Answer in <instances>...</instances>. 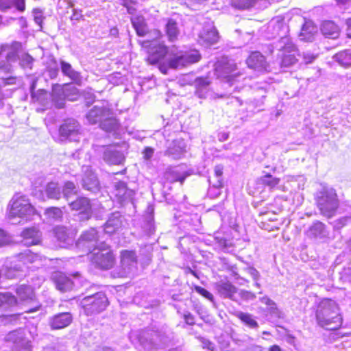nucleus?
Masks as SVG:
<instances>
[{
  "instance_id": "nucleus-27",
  "label": "nucleus",
  "mask_w": 351,
  "mask_h": 351,
  "mask_svg": "<svg viewBox=\"0 0 351 351\" xmlns=\"http://www.w3.org/2000/svg\"><path fill=\"white\" fill-rule=\"evenodd\" d=\"M72 322L69 313H61L53 316L49 320V325L53 329H61L68 326Z\"/></svg>"
},
{
  "instance_id": "nucleus-14",
  "label": "nucleus",
  "mask_w": 351,
  "mask_h": 351,
  "mask_svg": "<svg viewBox=\"0 0 351 351\" xmlns=\"http://www.w3.org/2000/svg\"><path fill=\"white\" fill-rule=\"evenodd\" d=\"M114 195L117 197V201L124 205L127 203H132L134 195V191L128 189L124 182H116L114 185Z\"/></svg>"
},
{
  "instance_id": "nucleus-9",
  "label": "nucleus",
  "mask_w": 351,
  "mask_h": 351,
  "mask_svg": "<svg viewBox=\"0 0 351 351\" xmlns=\"http://www.w3.org/2000/svg\"><path fill=\"white\" fill-rule=\"evenodd\" d=\"M237 64L234 60L228 57H222L215 64V74L219 78L227 79L232 82L239 73H234Z\"/></svg>"
},
{
  "instance_id": "nucleus-4",
  "label": "nucleus",
  "mask_w": 351,
  "mask_h": 351,
  "mask_svg": "<svg viewBox=\"0 0 351 351\" xmlns=\"http://www.w3.org/2000/svg\"><path fill=\"white\" fill-rule=\"evenodd\" d=\"M109 302L104 292L86 296L80 301V306L86 315L100 313L106 309Z\"/></svg>"
},
{
  "instance_id": "nucleus-54",
  "label": "nucleus",
  "mask_w": 351,
  "mask_h": 351,
  "mask_svg": "<svg viewBox=\"0 0 351 351\" xmlns=\"http://www.w3.org/2000/svg\"><path fill=\"white\" fill-rule=\"evenodd\" d=\"M350 222L351 217L345 216L334 221L332 224L335 229L339 230Z\"/></svg>"
},
{
  "instance_id": "nucleus-17",
  "label": "nucleus",
  "mask_w": 351,
  "mask_h": 351,
  "mask_svg": "<svg viewBox=\"0 0 351 351\" xmlns=\"http://www.w3.org/2000/svg\"><path fill=\"white\" fill-rule=\"evenodd\" d=\"M51 280L57 289L61 292L71 291L75 282L73 280L61 271H55L51 275Z\"/></svg>"
},
{
  "instance_id": "nucleus-6",
  "label": "nucleus",
  "mask_w": 351,
  "mask_h": 351,
  "mask_svg": "<svg viewBox=\"0 0 351 351\" xmlns=\"http://www.w3.org/2000/svg\"><path fill=\"white\" fill-rule=\"evenodd\" d=\"M138 341L145 350L149 351L165 345L167 343V339L158 331L146 330L140 332Z\"/></svg>"
},
{
  "instance_id": "nucleus-43",
  "label": "nucleus",
  "mask_w": 351,
  "mask_h": 351,
  "mask_svg": "<svg viewBox=\"0 0 351 351\" xmlns=\"http://www.w3.org/2000/svg\"><path fill=\"white\" fill-rule=\"evenodd\" d=\"M182 54L184 58L186 66L197 62L201 58V56L199 51L195 49L186 51Z\"/></svg>"
},
{
  "instance_id": "nucleus-36",
  "label": "nucleus",
  "mask_w": 351,
  "mask_h": 351,
  "mask_svg": "<svg viewBox=\"0 0 351 351\" xmlns=\"http://www.w3.org/2000/svg\"><path fill=\"white\" fill-rule=\"evenodd\" d=\"M17 304V300L11 293H0V308L8 310Z\"/></svg>"
},
{
  "instance_id": "nucleus-64",
  "label": "nucleus",
  "mask_w": 351,
  "mask_h": 351,
  "mask_svg": "<svg viewBox=\"0 0 351 351\" xmlns=\"http://www.w3.org/2000/svg\"><path fill=\"white\" fill-rule=\"evenodd\" d=\"M12 0H0V10L5 11L11 8Z\"/></svg>"
},
{
  "instance_id": "nucleus-13",
  "label": "nucleus",
  "mask_w": 351,
  "mask_h": 351,
  "mask_svg": "<svg viewBox=\"0 0 351 351\" xmlns=\"http://www.w3.org/2000/svg\"><path fill=\"white\" fill-rule=\"evenodd\" d=\"M110 114V109L108 108L104 103H100L98 105L94 106L86 114V119L89 123L101 124L104 118L109 116Z\"/></svg>"
},
{
  "instance_id": "nucleus-33",
  "label": "nucleus",
  "mask_w": 351,
  "mask_h": 351,
  "mask_svg": "<svg viewBox=\"0 0 351 351\" xmlns=\"http://www.w3.org/2000/svg\"><path fill=\"white\" fill-rule=\"evenodd\" d=\"M275 47L280 53H291L295 51V47L289 36H282L276 43Z\"/></svg>"
},
{
  "instance_id": "nucleus-7",
  "label": "nucleus",
  "mask_w": 351,
  "mask_h": 351,
  "mask_svg": "<svg viewBox=\"0 0 351 351\" xmlns=\"http://www.w3.org/2000/svg\"><path fill=\"white\" fill-rule=\"evenodd\" d=\"M119 269L121 277H130L136 273L138 269L137 256L134 251H121Z\"/></svg>"
},
{
  "instance_id": "nucleus-57",
  "label": "nucleus",
  "mask_w": 351,
  "mask_h": 351,
  "mask_svg": "<svg viewBox=\"0 0 351 351\" xmlns=\"http://www.w3.org/2000/svg\"><path fill=\"white\" fill-rule=\"evenodd\" d=\"M33 15L34 21L41 27L44 19L43 11L38 8L34 9Z\"/></svg>"
},
{
  "instance_id": "nucleus-2",
  "label": "nucleus",
  "mask_w": 351,
  "mask_h": 351,
  "mask_svg": "<svg viewBox=\"0 0 351 351\" xmlns=\"http://www.w3.org/2000/svg\"><path fill=\"white\" fill-rule=\"evenodd\" d=\"M36 215L35 208L29 199L23 195L15 194L9 203L8 218L14 219L16 217L27 221Z\"/></svg>"
},
{
  "instance_id": "nucleus-47",
  "label": "nucleus",
  "mask_w": 351,
  "mask_h": 351,
  "mask_svg": "<svg viewBox=\"0 0 351 351\" xmlns=\"http://www.w3.org/2000/svg\"><path fill=\"white\" fill-rule=\"evenodd\" d=\"M280 64L284 67H289L294 64L297 60L294 54L291 53H282Z\"/></svg>"
},
{
  "instance_id": "nucleus-28",
  "label": "nucleus",
  "mask_w": 351,
  "mask_h": 351,
  "mask_svg": "<svg viewBox=\"0 0 351 351\" xmlns=\"http://www.w3.org/2000/svg\"><path fill=\"white\" fill-rule=\"evenodd\" d=\"M104 151L103 154V159L105 162L110 165H119L123 160L124 156L123 154L112 147H103Z\"/></svg>"
},
{
  "instance_id": "nucleus-24",
  "label": "nucleus",
  "mask_w": 351,
  "mask_h": 351,
  "mask_svg": "<svg viewBox=\"0 0 351 351\" xmlns=\"http://www.w3.org/2000/svg\"><path fill=\"white\" fill-rule=\"evenodd\" d=\"M78 245L86 246L89 249L98 247V236L97 230L95 228H90V230L84 232L78 241ZM94 250H96V249H94Z\"/></svg>"
},
{
  "instance_id": "nucleus-49",
  "label": "nucleus",
  "mask_w": 351,
  "mask_h": 351,
  "mask_svg": "<svg viewBox=\"0 0 351 351\" xmlns=\"http://www.w3.org/2000/svg\"><path fill=\"white\" fill-rule=\"evenodd\" d=\"M142 228L145 232V234L147 236H151L154 233L155 226L154 224L153 217L152 216H149L147 218L143 225Z\"/></svg>"
},
{
  "instance_id": "nucleus-51",
  "label": "nucleus",
  "mask_w": 351,
  "mask_h": 351,
  "mask_svg": "<svg viewBox=\"0 0 351 351\" xmlns=\"http://www.w3.org/2000/svg\"><path fill=\"white\" fill-rule=\"evenodd\" d=\"M45 214L51 219L57 220L62 217V212L58 207H51L45 210Z\"/></svg>"
},
{
  "instance_id": "nucleus-8",
  "label": "nucleus",
  "mask_w": 351,
  "mask_h": 351,
  "mask_svg": "<svg viewBox=\"0 0 351 351\" xmlns=\"http://www.w3.org/2000/svg\"><path fill=\"white\" fill-rule=\"evenodd\" d=\"M14 262L19 263L14 266L11 267L8 272L7 276L8 278H15L16 275L12 274V269L16 271L22 270L23 266L28 264L34 263L41 260L40 256L38 254L32 252L29 250H26L15 255L14 257Z\"/></svg>"
},
{
  "instance_id": "nucleus-38",
  "label": "nucleus",
  "mask_w": 351,
  "mask_h": 351,
  "mask_svg": "<svg viewBox=\"0 0 351 351\" xmlns=\"http://www.w3.org/2000/svg\"><path fill=\"white\" fill-rule=\"evenodd\" d=\"M100 128L106 132H114L119 128L117 119L113 116V113L110 110L109 116H106L100 125Z\"/></svg>"
},
{
  "instance_id": "nucleus-34",
  "label": "nucleus",
  "mask_w": 351,
  "mask_h": 351,
  "mask_svg": "<svg viewBox=\"0 0 351 351\" xmlns=\"http://www.w3.org/2000/svg\"><path fill=\"white\" fill-rule=\"evenodd\" d=\"M16 294L22 302H33L34 300V293L30 286L21 285L16 289Z\"/></svg>"
},
{
  "instance_id": "nucleus-61",
  "label": "nucleus",
  "mask_w": 351,
  "mask_h": 351,
  "mask_svg": "<svg viewBox=\"0 0 351 351\" xmlns=\"http://www.w3.org/2000/svg\"><path fill=\"white\" fill-rule=\"evenodd\" d=\"M210 187H223V179L215 178V176L208 180Z\"/></svg>"
},
{
  "instance_id": "nucleus-56",
  "label": "nucleus",
  "mask_w": 351,
  "mask_h": 351,
  "mask_svg": "<svg viewBox=\"0 0 351 351\" xmlns=\"http://www.w3.org/2000/svg\"><path fill=\"white\" fill-rule=\"evenodd\" d=\"M245 271L247 274H248L252 279L255 281L254 285L257 287H259V284L257 282V280L259 278V273L258 271L254 268L253 267H247L245 269Z\"/></svg>"
},
{
  "instance_id": "nucleus-55",
  "label": "nucleus",
  "mask_w": 351,
  "mask_h": 351,
  "mask_svg": "<svg viewBox=\"0 0 351 351\" xmlns=\"http://www.w3.org/2000/svg\"><path fill=\"white\" fill-rule=\"evenodd\" d=\"M197 339L202 343V346L203 348H204V349L206 348L210 351H217L215 344L213 342H211L210 340H208L204 337H197Z\"/></svg>"
},
{
  "instance_id": "nucleus-41",
  "label": "nucleus",
  "mask_w": 351,
  "mask_h": 351,
  "mask_svg": "<svg viewBox=\"0 0 351 351\" xmlns=\"http://www.w3.org/2000/svg\"><path fill=\"white\" fill-rule=\"evenodd\" d=\"M266 316L269 322L274 324H277L280 319L285 317L284 313L278 308L276 303L267 308V313Z\"/></svg>"
},
{
  "instance_id": "nucleus-21",
  "label": "nucleus",
  "mask_w": 351,
  "mask_h": 351,
  "mask_svg": "<svg viewBox=\"0 0 351 351\" xmlns=\"http://www.w3.org/2000/svg\"><path fill=\"white\" fill-rule=\"evenodd\" d=\"M216 288L221 296L228 298L232 300H237V298L241 295L237 288L229 281H219L216 285Z\"/></svg>"
},
{
  "instance_id": "nucleus-39",
  "label": "nucleus",
  "mask_w": 351,
  "mask_h": 351,
  "mask_svg": "<svg viewBox=\"0 0 351 351\" xmlns=\"http://www.w3.org/2000/svg\"><path fill=\"white\" fill-rule=\"evenodd\" d=\"M333 58L343 67L351 66V49L339 51L333 56Z\"/></svg>"
},
{
  "instance_id": "nucleus-18",
  "label": "nucleus",
  "mask_w": 351,
  "mask_h": 351,
  "mask_svg": "<svg viewBox=\"0 0 351 351\" xmlns=\"http://www.w3.org/2000/svg\"><path fill=\"white\" fill-rule=\"evenodd\" d=\"M218 39V32L212 25L205 26L199 34V42L206 46L216 43Z\"/></svg>"
},
{
  "instance_id": "nucleus-45",
  "label": "nucleus",
  "mask_w": 351,
  "mask_h": 351,
  "mask_svg": "<svg viewBox=\"0 0 351 351\" xmlns=\"http://www.w3.org/2000/svg\"><path fill=\"white\" fill-rule=\"evenodd\" d=\"M77 193V189L73 182L67 181L64 183L62 193L65 199H68L71 195H75Z\"/></svg>"
},
{
  "instance_id": "nucleus-32",
  "label": "nucleus",
  "mask_w": 351,
  "mask_h": 351,
  "mask_svg": "<svg viewBox=\"0 0 351 351\" xmlns=\"http://www.w3.org/2000/svg\"><path fill=\"white\" fill-rule=\"evenodd\" d=\"M184 143L182 140L172 141L165 152V155L173 159L180 158L184 152Z\"/></svg>"
},
{
  "instance_id": "nucleus-11",
  "label": "nucleus",
  "mask_w": 351,
  "mask_h": 351,
  "mask_svg": "<svg viewBox=\"0 0 351 351\" xmlns=\"http://www.w3.org/2000/svg\"><path fill=\"white\" fill-rule=\"evenodd\" d=\"M59 133L62 139L77 141L80 134V124L74 119H67L60 126Z\"/></svg>"
},
{
  "instance_id": "nucleus-63",
  "label": "nucleus",
  "mask_w": 351,
  "mask_h": 351,
  "mask_svg": "<svg viewBox=\"0 0 351 351\" xmlns=\"http://www.w3.org/2000/svg\"><path fill=\"white\" fill-rule=\"evenodd\" d=\"M184 319L186 324L194 325L195 324V317L191 313L187 312L184 314Z\"/></svg>"
},
{
  "instance_id": "nucleus-62",
  "label": "nucleus",
  "mask_w": 351,
  "mask_h": 351,
  "mask_svg": "<svg viewBox=\"0 0 351 351\" xmlns=\"http://www.w3.org/2000/svg\"><path fill=\"white\" fill-rule=\"evenodd\" d=\"M83 16L82 12L78 11L76 9H73V14L71 16V21L73 22V25H75V21H78Z\"/></svg>"
},
{
  "instance_id": "nucleus-40",
  "label": "nucleus",
  "mask_w": 351,
  "mask_h": 351,
  "mask_svg": "<svg viewBox=\"0 0 351 351\" xmlns=\"http://www.w3.org/2000/svg\"><path fill=\"white\" fill-rule=\"evenodd\" d=\"M45 193L48 198L60 199L62 195V189L56 182H49L45 187Z\"/></svg>"
},
{
  "instance_id": "nucleus-44",
  "label": "nucleus",
  "mask_w": 351,
  "mask_h": 351,
  "mask_svg": "<svg viewBox=\"0 0 351 351\" xmlns=\"http://www.w3.org/2000/svg\"><path fill=\"white\" fill-rule=\"evenodd\" d=\"M63 88L64 95H66L68 100L74 101L77 99L79 97V90L76 87L71 84H66L63 86Z\"/></svg>"
},
{
  "instance_id": "nucleus-58",
  "label": "nucleus",
  "mask_w": 351,
  "mask_h": 351,
  "mask_svg": "<svg viewBox=\"0 0 351 351\" xmlns=\"http://www.w3.org/2000/svg\"><path fill=\"white\" fill-rule=\"evenodd\" d=\"M11 241V237L4 230L0 229V247L8 245Z\"/></svg>"
},
{
  "instance_id": "nucleus-12",
  "label": "nucleus",
  "mask_w": 351,
  "mask_h": 351,
  "mask_svg": "<svg viewBox=\"0 0 351 351\" xmlns=\"http://www.w3.org/2000/svg\"><path fill=\"white\" fill-rule=\"evenodd\" d=\"M69 206L73 210L80 211V220H88L91 217L92 206L87 197H78L75 201L69 203Z\"/></svg>"
},
{
  "instance_id": "nucleus-35",
  "label": "nucleus",
  "mask_w": 351,
  "mask_h": 351,
  "mask_svg": "<svg viewBox=\"0 0 351 351\" xmlns=\"http://www.w3.org/2000/svg\"><path fill=\"white\" fill-rule=\"evenodd\" d=\"M165 32L169 40L174 42L180 34L178 23L173 19H168L165 25Z\"/></svg>"
},
{
  "instance_id": "nucleus-22",
  "label": "nucleus",
  "mask_w": 351,
  "mask_h": 351,
  "mask_svg": "<svg viewBox=\"0 0 351 351\" xmlns=\"http://www.w3.org/2000/svg\"><path fill=\"white\" fill-rule=\"evenodd\" d=\"M148 53L147 61L151 64H155L165 56L167 53V48L163 44L153 43Z\"/></svg>"
},
{
  "instance_id": "nucleus-59",
  "label": "nucleus",
  "mask_w": 351,
  "mask_h": 351,
  "mask_svg": "<svg viewBox=\"0 0 351 351\" xmlns=\"http://www.w3.org/2000/svg\"><path fill=\"white\" fill-rule=\"evenodd\" d=\"M195 291L197 293H199L200 295H202L204 298H207V299H208L210 300H213V295H212V293H210L209 291H208L204 288L201 287L199 286H195Z\"/></svg>"
},
{
  "instance_id": "nucleus-5",
  "label": "nucleus",
  "mask_w": 351,
  "mask_h": 351,
  "mask_svg": "<svg viewBox=\"0 0 351 351\" xmlns=\"http://www.w3.org/2000/svg\"><path fill=\"white\" fill-rule=\"evenodd\" d=\"M5 342L11 349V351H30L31 344L26 337L25 330H14L8 333L5 338Z\"/></svg>"
},
{
  "instance_id": "nucleus-23",
  "label": "nucleus",
  "mask_w": 351,
  "mask_h": 351,
  "mask_svg": "<svg viewBox=\"0 0 351 351\" xmlns=\"http://www.w3.org/2000/svg\"><path fill=\"white\" fill-rule=\"evenodd\" d=\"M328 234L325 224L320 221L313 223L306 231L307 237L315 239H324L328 237Z\"/></svg>"
},
{
  "instance_id": "nucleus-42",
  "label": "nucleus",
  "mask_w": 351,
  "mask_h": 351,
  "mask_svg": "<svg viewBox=\"0 0 351 351\" xmlns=\"http://www.w3.org/2000/svg\"><path fill=\"white\" fill-rule=\"evenodd\" d=\"M132 25L139 36L145 35L147 28L144 18L141 16H134L131 19Z\"/></svg>"
},
{
  "instance_id": "nucleus-1",
  "label": "nucleus",
  "mask_w": 351,
  "mask_h": 351,
  "mask_svg": "<svg viewBox=\"0 0 351 351\" xmlns=\"http://www.w3.org/2000/svg\"><path fill=\"white\" fill-rule=\"evenodd\" d=\"M318 325L327 330L338 329L342 324V317L337 304L332 300H322L316 311Z\"/></svg>"
},
{
  "instance_id": "nucleus-31",
  "label": "nucleus",
  "mask_w": 351,
  "mask_h": 351,
  "mask_svg": "<svg viewBox=\"0 0 351 351\" xmlns=\"http://www.w3.org/2000/svg\"><path fill=\"white\" fill-rule=\"evenodd\" d=\"M321 32L323 35L330 39H337L339 36L340 29L332 21H325L321 25Z\"/></svg>"
},
{
  "instance_id": "nucleus-50",
  "label": "nucleus",
  "mask_w": 351,
  "mask_h": 351,
  "mask_svg": "<svg viewBox=\"0 0 351 351\" xmlns=\"http://www.w3.org/2000/svg\"><path fill=\"white\" fill-rule=\"evenodd\" d=\"M298 56L302 58L303 62L310 64L317 58L318 53H315L311 50H306L302 51V53H299Z\"/></svg>"
},
{
  "instance_id": "nucleus-53",
  "label": "nucleus",
  "mask_w": 351,
  "mask_h": 351,
  "mask_svg": "<svg viewBox=\"0 0 351 351\" xmlns=\"http://www.w3.org/2000/svg\"><path fill=\"white\" fill-rule=\"evenodd\" d=\"M261 182L263 184L269 186L270 189H272L278 184L280 180L278 178H274L270 174H267L261 178Z\"/></svg>"
},
{
  "instance_id": "nucleus-26",
  "label": "nucleus",
  "mask_w": 351,
  "mask_h": 351,
  "mask_svg": "<svg viewBox=\"0 0 351 351\" xmlns=\"http://www.w3.org/2000/svg\"><path fill=\"white\" fill-rule=\"evenodd\" d=\"M34 86H32V98L34 102H37L42 106L43 110L50 108L52 106L51 101V94L43 89H39L35 92L33 90Z\"/></svg>"
},
{
  "instance_id": "nucleus-19",
  "label": "nucleus",
  "mask_w": 351,
  "mask_h": 351,
  "mask_svg": "<svg viewBox=\"0 0 351 351\" xmlns=\"http://www.w3.org/2000/svg\"><path fill=\"white\" fill-rule=\"evenodd\" d=\"M123 217L119 212H114L110 215L104 226L106 233L112 234L121 229L123 226Z\"/></svg>"
},
{
  "instance_id": "nucleus-29",
  "label": "nucleus",
  "mask_w": 351,
  "mask_h": 351,
  "mask_svg": "<svg viewBox=\"0 0 351 351\" xmlns=\"http://www.w3.org/2000/svg\"><path fill=\"white\" fill-rule=\"evenodd\" d=\"M51 98L52 106L54 105L56 108L59 109L63 108L66 99L63 87L59 84L53 85Z\"/></svg>"
},
{
  "instance_id": "nucleus-25",
  "label": "nucleus",
  "mask_w": 351,
  "mask_h": 351,
  "mask_svg": "<svg viewBox=\"0 0 351 351\" xmlns=\"http://www.w3.org/2000/svg\"><path fill=\"white\" fill-rule=\"evenodd\" d=\"M21 236L23 238L21 242L26 246L36 245L40 241V232L34 227L25 229Z\"/></svg>"
},
{
  "instance_id": "nucleus-20",
  "label": "nucleus",
  "mask_w": 351,
  "mask_h": 351,
  "mask_svg": "<svg viewBox=\"0 0 351 351\" xmlns=\"http://www.w3.org/2000/svg\"><path fill=\"white\" fill-rule=\"evenodd\" d=\"M247 66L258 71L267 70L265 58L258 51L252 52L246 60Z\"/></svg>"
},
{
  "instance_id": "nucleus-16",
  "label": "nucleus",
  "mask_w": 351,
  "mask_h": 351,
  "mask_svg": "<svg viewBox=\"0 0 351 351\" xmlns=\"http://www.w3.org/2000/svg\"><path fill=\"white\" fill-rule=\"evenodd\" d=\"M83 189L92 193H97L100 189V184L95 173L88 167H86L84 174L82 179Z\"/></svg>"
},
{
  "instance_id": "nucleus-30",
  "label": "nucleus",
  "mask_w": 351,
  "mask_h": 351,
  "mask_svg": "<svg viewBox=\"0 0 351 351\" xmlns=\"http://www.w3.org/2000/svg\"><path fill=\"white\" fill-rule=\"evenodd\" d=\"M60 68L62 73L70 78L75 84L77 85H82V77L80 72L74 70L72 66L64 61H60Z\"/></svg>"
},
{
  "instance_id": "nucleus-46",
  "label": "nucleus",
  "mask_w": 351,
  "mask_h": 351,
  "mask_svg": "<svg viewBox=\"0 0 351 351\" xmlns=\"http://www.w3.org/2000/svg\"><path fill=\"white\" fill-rule=\"evenodd\" d=\"M169 65L174 69H180L186 66L182 54L178 53L171 58L169 60Z\"/></svg>"
},
{
  "instance_id": "nucleus-15",
  "label": "nucleus",
  "mask_w": 351,
  "mask_h": 351,
  "mask_svg": "<svg viewBox=\"0 0 351 351\" xmlns=\"http://www.w3.org/2000/svg\"><path fill=\"white\" fill-rule=\"evenodd\" d=\"M55 237L62 247L72 245L75 241V232L64 226H58L54 229Z\"/></svg>"
},
{
  "instance_id": "nucleus-48",
  "label": "nucleus",
  "mask_w": 351,
  "mask_h": 351,
  "mask_svg": "<svg viewBox=\"0 0 351 351\" xmlns=\"http://www.w3.org/2000/svg\"><path fill=\"white\" fill-rule=\"evenodd\" d=\"M210 82L207 78L198 77L195 80V85L197 88L196 93L199 97H202V92L207 88Z\"/></svg>"
},
{
  "instance_id": "nucleus-3",
  "label": "nucleus",
  "mask_w": 351,
  "mask_h": 351,
  "mask_svg": "<svg viewBox=\"0 0 351 351\" xmlns=\"http://www.w3.org/2000/svg\"><path fill=\"white\" fill-rule=\"evenodd\" d=\"M316 204L321 214L332 217L339 206V200L335 190L332 187L323 186L315 196Z\"/></svg>"
},
{
  "instance_id": "nucleus-52",
  "label": "nucleus",
  "mask_w": 351,
  "mask_h": 351,
  "mask_svg": "<svg viewBox=\"0 0 351 351\" xmlns=\"http://www.w3.org/2000/svg\"><path fill=\"white\" fill-rule=\"evenodd\" d=\"M243 323L252 329H257L258 328V322L254 317L248 313H243Z\"/></svg>"
},
{
  "instance_id": "nucleus-37",
  "label": "nucleus",
  "mask_w": 351,
  "mask_h": 351,
  "mask_svg": "<svg viewBox=\"0 0 351 351\" xmlns=\"http://www.w3.org/2000/svg\"><path fill=\"white\" fill-rule=\"evenodd\" d=\"M316 32L317 28L315 26L310 23H306L302 27L301 32L299 35L300 39L301 40L311 42Z\"/></svg>"
},
{
  "instance_id": "nucleus-60",
  "label": "nucleus",
  "mask_w": 351,
  "mask_h": 351,
  "mask_svg": "<svg viewBox=\"0 0 351 351\" xmlns=\"http://www.w3.org/2000/svg\"><path fill=\"white\" fill-rule=\"evenodd\" d=\"M221 187H210L208 189V196L211 199H215L219 197L221 194Z\"/></svg>"
},
{
  "instance_id": "nucleus-10",
  "label": "nucleus",
  "mask_w": 351,
  "mask_h": 351,
  "mask_svg": "<svg viewBox=\"0 0 351 351\" xmlns=\"http://www.w3.org/2000/svg\"><path fill=\"white\" fill-rule=\"evenodd\" d=\"M90 259L97 267L104 269H110L114 263V257L112 253L105 247L94 252L91 254Z\"/></svg>"
}]
</instances>
